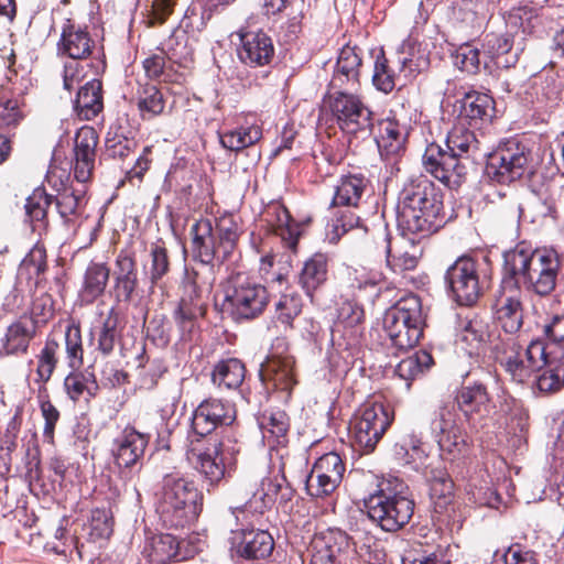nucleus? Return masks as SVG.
Here are the masks:
<instances>
[{
    "label": "nucleus",
    "mask_w": 564,
    "mask_h": 564,
    "mask_svg": "<svg viewBox=\"0 0 564 564\" xmlns=\"http://www.w3.org/2000/svg\"><path fill=\"white\" fill-rule=\"evenodd\" d=\"M561 262L547 249H535L521 241L503 253V271L519 286L539 296L550 295L556 286Z\"/></svg>",
    "instance_id": "obj_1"
},
{
    "label": "nucleus",
    "mask_w": 564,
    "mask_h": 564,
    "mask_svg": "<svg viewBox=\"0 0 564 564\" xmlns=\"http://www.w3.org/2000/svg\"><path fill=\"white\" fill-rule=\"evenodd\" d=\"M443 208L442 195L434 184L419 177L404 185L398 202V226L404 234H429Z\"/></svg>",
    "instance_id": "obj_2"
},
{
    "label": "nucleus",
    "mask_w": 564,
    "mask_h": 564,
    "mask_svg": "<svg viewBox=\"0 0 564 564\" xmlns=\"http://www.w3.org/2000/svg\"><path fill=\"white\" fill-rule=\"evenodd\" d=\"M156 512L170 528H185L194 523L203 510V494L195 482L178 473L163 477L156 494Z\"/></svg>",
    "instance_id": "obj_3"
},
{
    "label": "nucleus",
    "mask_w": 564,
    "mask_h": 564,
    "mask_svg": "<svg viewBox=\"0 0 564 564\" xmlns=\"http://www.w3.org/2000/svg\"><path fill=\"white\" fill-rule=\"evenodd\" d=\"M414 506L409 486L398 477L384 479L378 490L365 499L368 517L387 532H397L406 525Z\"/></svg>",
    "instance_id": "obj_4"
},
{
    "label": "nucleus",
    "mask_w": 564,
    "mask_h": 564,
    "mask_svg": "<svg viewBox=\"0 0 564 564\" xmlns=\"http://www.w3.org/2000/svg\"><path fill=\"white\" fill-rule=\"evenodd\" d=\"M269 302L267 288L245 273L230 275L223 285L221 312L236 322L258 318Z\"/></svg>",
    "instance_id": "obj_5"
},
{
    "label": "nucleus",
    "mask_w": 564,
    "mask_h": 564,
    "mask_svg": "<svg viewBox=\"0 0 564 564\" xmlns=\"http://www.w3.org/2000/svg\"><path fill=\"white\" fill-rule=\"evenodd\" d=\"M424 318L419 296L411 294L388 308L382 327L391 347L399 351L413 348L423 335Z\"/></svg>",
    "instance_id": "obj_6"
},
{
    "label": "nucleus",
    "mask_w": 564,
    "mask_h": 564,
    "mask_svg": "<svg viewBox=\"0 0 564 564\" xmlns=\"http://www.w3.org/2000/svg\"><path fill=\"white\" fill-rule=\"evenodd\" d=\"M530 151L516 139L499 144L492 152H487L486 174L499 184H509L530 172Z\"/></svg>",
    "instance_id": "obj_7"
},
{
    "label": "nucleus",
    "mask_w": 564,
    "mask_h": 564,
    "mask_svg": "<svg viewBox=\"0 0 564 564\" xmlns=\"http://www.w3.org/2000/svg\"><path fill=\"white\" fill-rule=\"evenodd\" d=\"M431 432L444 460L457 462L469 455L470 442L456 423L454 406L443 405L438 409L431 422Z\"/></svg>",
    "instance_id": "obj_8"
},
{
    "label": "nucleus",
    "mask_w": 564,
    "mask_h": 564,
    "mask_svg": "<svg viewBox=\"0 0 564 564\" xmlns=\"http://www.w3.org/2000/svg\"><path fill=\"white\" fill-rule=\"evenodd\" d=\"M239 449L230 441L209 444L204 449L192 448L188 459L210 485H216L229 474Z\"/></svg>",
    "instance_id": "obj_9"
},
{
    "label": "nucleus",
    "mask_w": 564,
    "mask_h": 564,
    "mask_svg": "<svg viewBox=\"0 0 564 564\" xmlns=\"http://www.w3.org/2000/svg\"><path fill=\"white\" fill-rule=\"evenodd\" d=\"M445 281L453 299L459 305L475 304L480 294L477 262L470 257L458 258L446 271Z\"/></svg>",
    "instance_id": "obj_10"
},
{
    "label": "nucleus",
    "mask_w": 564,
    "mask_h": 564,
    "mask_svg": "<svg viewBox=\"0 0 564 564\" xmlns=\"http://www.w3.org/2000/svg\"><path fill=\"white\" fill-rule=\"evenodd\" d=\"M525 356L535 375V387L543 393H555L564 387V360L549 359L544 343L540 339L532 340Z\"/></svg>",
    "instance_id": "obj_11"
},
{
    "label": "nucleus",
    "mask_w": 564,
    "mask_h": 564,
    "mask_svg": "<svg viewBox=\"0 0 564 564\" xmlns=\"http://www.w3.org/2000/svg\"><path fill=\"white\" fill-rule=\"evenodd\" d=\"M392 422L387 409L380 403H373L362 409L354 424V438L364 453L375 449Z\"/></svg>",
    "instance_id": "obj_12"
},
{
    "label": "nucleus",
    "mask_w": 564,
    "mask_h": 564,
    "mask_svg": "<svg viewBox=\"0 0 564 564\" xmlns=\"http://www.w3.org/2000/svg\"><path fill=\"white\" fill-rule=\"evenodd\" d=\"M422 163L427 173L449 188L459 186L466 174V167L460 159L436 143L426 147Z\"/></svg>",
    "instance_id": "obj_13"
},
{
    "label": "nucleus",
    "mask_w": 564,
    "mask_h": 564,
    "mask_svg": "<svg viewBox=\"0 0 564 564\" xmlns=\"http://www.w3.org/2000/svg\"><path fill=\"white\" fill-rule=\"evenodd\" d=\"M236 419L235 405L221 399L204 400L194 411L192 427L196 435L205 436L223 425H230Z\"/></svg>",
    "instance_id": "obj_14"
},
{
    "label": "nucleus",
    "mask_w": 564,
    "mask_h": 564,
    "mask_svg": "<svg viewBox=\"0 0 564 564\" xmlns=\"http://www.w3.org/2000/svg\"><path fill=\"white\" fill-rule=\"evenodd\" d=\"M273 549V538L267 530L231 529L230 551L237 557L263 560L271 555Z\"/></svg>",
    "instance_id": "obj_15"
},
{
    "label": "nucleus",
    "mask_w": 564,
    "mask_h": 564,
    "mask_svg": "<svg viewBox=\"0 0 564 564\" xmlns=\"http://www.w3.org/2000/svg\"><path fill=\"white\" fill-rule=\"evenodd\" d=\"M315 553L311 563L358 564L349 536L343 531H330L314 541Z\"/></svg>",
    "instance_id": "obj_16"
},
{
    "label": "nucleus",
    "mask_w": 564,
    "mask_h": 564,
    "mask_svg": "<svg viewBox=\"0 0 564 564\" xmlns=\"http://www.w3.org/2000/svg\"><path fill=\"white\" fill-rule=\"evenodd\" d=\"M294 365L293 356L272 352L260 369V377L265 387L283 393L285 401L290 399L292 389L297 383Z\"/></svg>",
    "instance_id": "obj_17"
},
{
    "label": "nucleus",
    "mask_w": 564,
    "mask_h": 564,
    "mask_svg": "<svg viewBox=\"0 0 564 564\" xmlns=\"http://www.w3.org/2000/svg\"><path fill=\"white\" fill-rule=\"evenodd\" d=\"M361 67L362 51L357 46H344L339 51L329 88L356 91L360 86Z\"/></svg>",
    "instance_id": "obj_18"
},
{
    "label": "nucleus",
    "mask_w": 564,
    "mask_h": 564,
    "mask_svg": "<svg viewBox=\"0 0 564 564\" xmlns=\"http://www.w3.org/2000/svg\"><path fill=\"white\" fill-rule=\"evenodd\" d=\"M149 440V434L141 433L133 426H126L113 443L112 453L116 465L124 469L141 467Z\"/></svg>",
    "instance_id": "obj_19"
},
{
    "label": "nucleus",
    "mask_w": 564,
    "mask_h": 564,
    "mask_svg": "<svg viewBox=\"0 0 564 564\" xmlns=\"http://www.w3.org/2000/svg\"><path fill=\"white\" fill-rule=\"evenodd\" d=\"M98 134L91 127L80 128L74 139V176L79 183L87 182L95 167Z\"/></svg>",
    "instance_id": "obj_20"
},
{
    "label": "nucleus",
    "mask_w": 564,
    "mask_h": 564,
    "mask_svg": "<svg viewBox=\"0 0 564 564\" xmlns=\"http://www.w3.org/2000/svg\"><path fill=\"white\" fill-rule=\"evenodd\" d=\"M382 243L386 263L391 271L402 273L416 268L421 249L413 239L403 236L397 240H391L389 235H384Z\"/></svg>",
    "instance_id": "obj_21"
},
{
    "label": "nucleus",
    "mask_w": 564,
    "mask_h": 564,
    "mask_svg": "<svg viewBox=\"0 0 564 564\" xmlns=\"http://www.w3.org/2000/svg\"><path fill=\"white\" fill-rule=\"evenodd\" d=\"M496 360L505 368L516 382H524L533 372V367L530 366L528 358L525 361L520 355V345L513 336H506L499 339L494 346Z\"/></svg>",
    "instance_id": "obj_22"
},
{
    "label": "nucleus",
    "mask_w": 564,
    "mask_h": 564,
    "mask_svg": "<svg viewBox=\"0 0 564 564\" xmlns=\"http://www.w3.org/2000/svg\"><path fill=\"white\" fill-rule=\"evenodd\" d=\"M268 230L278 235L284 245L294 250L301 236V225L293 220L289 210L279 202L271 203L262 213Z\"/></svg>",
    "instance_id": "obj_23"
},
{
    "label": "nucleus",
    "mask_w": 564,
    "mask_h": 564,
    "mask_svg": "<svg viewBox=\"0 0 564 564\" xmlns=\"http://www.w3.org/2000/svg\"><path fill=\"white\" fill-rule=\"evenodd\" d=\"M239 37L238 55L242 63L252 67H261L272 61L274 47L267 33L263 31H241Z\"/></svg>",
    "instance_id": "obj_24"
},
{
    "label": "nucleus",
    "mask_w": 564,
    "mask_h": 564,
    "mask_svg": "<svg viewBox=\"0 0 564 564\" xmlns=\"http://www.w3.org/2000/svg\"><path fill=\"white\" fill-rule=\"evenodd\" d=\"M457 341L468 355L478 354L487 344H496L491 340L490 325L487 318L471 314L460 317L456 327Z\"/></svg>",
    "instance_id": "obj_25"
},
{
    "label": "nucleus",
    "mask_w": 564,
    "mask_h": 564,
    "mask_svg": "<svg viewBox=\"0 0 564 564\" xmlns=\"http://www.w3.org/2000/svg\"><path fill=\"white\" fill-rule=\"evenodd\" d=\"M495 113V101L487 94L469 91L459 100L458 121L478 127L490 122Z\"/></svg>",
    "instance_id": "obj_26"
},
{
    "label": "nucleus",
    "mask_w": 564,
    "mask_h": 564,
    "mask_svg": "<svg viewBox=\"0 0 564 564\" xmlns=\"http://www.w3.org/2000/svg\"><path fill=\"white\" fill-rule=\"evenodd\" d=\"M447 150L458 159H471L477 161L487 156V148L477 138L474 130L465 127V123L457 121L446 138Z\"/></svg>",
    "instance_id": "obj_27"
},
{
    "label": "nucleus",
    "mask_w": 564,
    "mask_h": 564,
    "mask_svg": "<svg viewBox=\"0 0 564 564\" xmlns=\"http://www.w3.org/2000/svg\"><path fill=\"white\" fill-rule=\"evenodd\" d=\"M456 403L466 419L473 423L490 413V397L481 383L463 387L456 394Z\"/></svg>",
    "instance_id": "obj_28"
},
{
    "label": "nucleus",
    "mask_w": 564,
    "mask_h": 564,
    "mask_svg": "<svg viewBox=\"0 0 564 564\" xmlns=\"http://www.w3.org/2000/svg\"><path fill=\"white\" fill-rule=\"evenodd\" d=\"M95 44L87 30L74 24H66L63 28L57 47L59 54L76 61L90 56Z\"/></svg>",
    "instance_id": "obj_29"
},
{
    "label": "nucleus",
    "mask_w": 564,
    "mask_h": 564,
    "mask_svg": "<svg viewBox=\"0 0 564 564\" xmlns=\"http://www.w3.org/2000/svg\"><path fill=\"white\" fill-rule=\"evenodd\" d=\"M408 127L394 118H387L379 122V134L376 142L381 156L387 159L399 155L404 151L408 139Z\"/></svg>",
    "instance_id": "obj_30"
},
{
    "label": "nucleus",
    "mask_w": 564,
    "mask_h": 564,
    "mask_svg": "<svg viewBox=\"0 0 564 564\" xmlns=\"http://www.w3.org/2000/svg\"><path fill=\"white\" fill-rule=\"evenodd\" d=\"M284 477L269 478L264 477L261 479L260 489L253 492L252 498L241 508H234L229 511V518L234 519L237 523L239 522V516L245 514L252 508L259 513H263L264 509L271 507L279 491L282 489Z\"/></svg>",
    "instance_id": "obj_31"
},
{
    "label": "nucleus",
    "mask_w": 564,
    "mask_h": 564,
    "mask_svg": "<svg viewBox=\"0 0 564 564\" xmlns=\"http://www.w3.org/2000/svg\"><path fill=\"white\" fill-rule=\"evenodd\" d=\"M36 333V324L30 317H23L8 326L2 338V348L6 355L26 352L30 341Z\"/></svg>",
    "instance_id": "obj_32"
},
{
    "label": "nucleus",
    "mask_w": 564,
    "mask_h": 564,
    "mask_svg": "<svg viewBox=\"0 0 564 564\" xmlns=\"http://www.w3.org/2000/svg\"><path fill=\"white\" fill-rule=\"evenodd\" d=\"M495 315L508 336L520 330L523 324V308L519 294H502L496 301Z\"/></svg>",
    "instance_id": "obj_33"
},
{
    "label": "nucleus",
    "mask_w": 564,
    "mask_h": 564,
    "mask_svg": "<svg viewBox=\"0 0 564 564\" xmlns=\"http://www.w3.org/2000/svg\"><path fill=\"white\" fill-rule=\"evenodd\" d=\"M192 231L194 234L193 249L203 263H210L214 259L221 262L226 260L223 259L220 242L216 241L209 220L197 221Z\"/></svg>",
    "instance_id": "obj_34"
},
{
    "label": "nucleus",
    "mask_w": 564,
    "mask_h": 564,
    "mask_svg": "<svg viewBox=\"0 0 564 564\" xmlns=\"http://www.w3.org/2000/svg\"><path fill=\"white\" fill-rule=\"evenodd\" d=\"M104 109L102 85L98 79H91L82 86L75 100V110L77 115L91 120Z\"/></svg>",
    "instance_id": "obj_35"
},
{
    "label": "nucleus",
    "mask_w": 564,
    "mask_h": 564,
    "mask_svg": "<svg viewBox=\"0 0 564 564\" xmlns=\"http://www.w3.org/2000/svg\"><path fill=\"white\" fill-rule=\"evenodd\" d=\"M205 313L206 306L196 293L194 296L181 300L174 312V319L184 339L196 329L198 318L203 317Z\"/></svg>",
    "instance_id": "obj_36"
},
{
    "label": "nucleus",
    "mask_w": 564,
    "mask_h": 564,
    "mask_svg": "<svg viewBox=\"0 0 564 564\" xmlns=\"http://www.w3.org/2000/svg\"><path fill=\"white\" fill-rule=\"evenodd\" d=\"M394 458L402 465H409L414 470L425 466L426 453L422 447L421 438L409 433L403 435L393 446Z\"/></svg>",
    "instance_id": "obj_37"
},
{
    "label": "nucleus",
    "mask_w": 564,
    "mask_h": 564,
    "mask_svg": "<svg viewBox=\"0 0 564 564\" xmlns=\"http://www.w3.org/2000/svg\"><path fill=\"white\" fill-rule=\"evenodd\" d=\"M258 425L262 438L270 447L283 445L286 442L289 431V417L284 411H271L262 413L258 419Z\"/></svg>",
    "instance_id": "obj_38"
},
{
    "label": "nucleus",
    "mask_w": 564,
    "mask_h": 564,
    "mask_svg": "<svg viewBox=\"0 0 564 564\" xmlns=\"http://www.w3.org/2000/svg\"><path fill=\"white\" fill-rule=\"evenodd\" d=\"M430 497L436 512H444L453 501L454 484L448 474L443 469L431 470Z\"/></svg>",
    "instance_id": "obj_39"
},
{
    "label": "nucleus",
    "mask_w": 564,
    "mask_h": 564,
    "mask_svg": "<svg viewBox=\"0 0 564 564\" xmlns=\"http://www.w3.org/2000/svg\"><path fill=\"white\" fill-rule=\"evenodd\" d=\"M368 181L361 175H348L340 178L333 198L334 206L357 207L367 188Z\"/></svg>",
    "instance_id": "obj_40"
},
{
    "label": "nucleus",
    "mask_w": 564,
    "mask_h": 564,
    "mask_svg": "<svg viewBox=\"0 0 564 564\" xmlns=\"http://www.w3.org/2000/svg\"><path fill=\"white\" fill-rule=\"evenodd\" d=\"M246 375L245 365L237 358L220 360L213 370L214 384L224 389H237L243 382Z\"/></svg>",
    "instance_id": "obj_41"
},
{
    "label": "nucleus",
    "mask_w": 564,
    "mask_h": 564,
    "mask_svg": "<svg viewBox=\"0 0 564 564\" xmlns=\"http://www.w3.org/2000/svg\"><path fill=\"white\" fill-rule=\"evenodd\" d=\"M115 281L124 300H130L138 284L135 262L126 252H120L115 263Z\"/></svg>",
    "instance_id": "obj_42"
},
{
    "label": "nucleus",
    "mask_w": 564,
    "mask_h": 564,
    "mask_svg": "<svg viewBox=\"0 0 564 564\" xmlns=\"http://www.w3.org/2000/svg\"><path fill=\"white\" fill-rule=\"evenodd\" d=\"M327 279V258L323 253H315L305 263L300 273L299 282L307 295L319 288Z\"/></svg>",
    "instance_id": "obj_43"
},
{
    "label": "nucleus",
    "mask_w": 564,
    "mask_h": 564,
    "mask_svg": "<svg viewBox=\"0 0 564 564\" xmlns=\"http://www.w3.org/2000/svg\"><path fill=\"white\" fill-rule=\"evenodd\" d=\"M110 271L106 264L90 263L84 275V284L80 290L83 301L87 303L94 302L99 297L108 283Z\"/></svg>",
    "instance_id": "obj_44"
},
{
    "label": "nucleus",
    "mask_w": 564,
    "mask_h": 564,
    "mask_svg": "<svg viewBox=\"0 0 564 564\" xmlns=\"http://www.w3.org/2000/svg\"><path fill=\"white\" fill-rule=\"evenodd\" d=\"M262 138V130L257 124L241 126L219 133L221 145L230 151H240Z\"/></svg>",
    "instance_id": "obj_45"
},
{
    "label": "nucleus",
    "mask_w": 564,
    "mask_h": 564,
    "mask_svg": "<svg viewBox=\"0 0 564 564\" xmlns=\"http://www.w3.org/2000/svg\"><path fill=\"white\" fill-rule=\"evenodd\" d=\"M144 553L153 564H165L178 554V542L172 534L153 535L147 546Z\"/></svg>",
    "instance_id": "obj_46"
},
{
    "label": "nucleus",
    "mask_w": 564,
    "mask_h": 564,
    "mask_svg": "<svg viewBox=\"0 0 564 564\" xmlns=\"http://www.w3.org/2000/svg\"><path fill=\"white\" fill-rule=\"evenodd\" d=\"M352 93L354 91L335 90V94L329 96V107L341 130L347 122L349 126H352L351 116L362 102Z\"/></svg>",
    "instance_id": "obj_47"
},
{
    "label": "nucleus",
    "mask_w": 564,
    "mask_h": 564,
    "mask_svg": "<svg viewBox=\"0 0 564 564\" xmlns=\"http://www.w3.org/2000/svg\"><path fill=\"white\" fill-rule=\"evenodd\" d=\"M91 335L97 337V348L104 356H108L113 351L120 335L119 315L115 308L108 312L101 326L96 329L95 333H91Z\"/></svg>",
    "instance_id": "obj_48"
},
{
    "label": "nucleus",
    "mask_w": 564,
    "mask_h": 564,
    "mask_svg": "<svg viewBox=\"0 0 564 564\" xmlns=\"http://www.w3.org/2000/svg\"><path fill=\"white\" fill-rule=\"evenodd\" d=\"M23 94L7 98L0 102V129H14L26 117Z\"/></svg>",
    "instance_id": "obj_49"
},
{
    "label": "nucleus",
    "mask_w": 564,
    "mask_h": 564,
    "mask_svg": "<svg viewBox=\"0 0 564 564\" xmlns=\"http://www.w3.org/2000/svg\"><path fill=\"white\" fill-rule=\"evenodd\" d=\"M433 358L425 350H420L412 356L402 359L395 367V373L403 380L410 382L417 376L431 368ZM409 387L410 383H406Z\"/></svg>",
    "instance_id": "obj_50"
},
{
    "label": "nucleus",
    "mask_w": 564,
    "mask_h": 564,
    "mask_svg": "<svg viewBox=\"0 0 564 564\" xmlns=\"http://www.w3.org/2000/svg\"><path fill=\"white\" fill-rule=\"evenodd\" d=\"M218 241L223 250V259H228L237 245L240 236V226L232 215H224L217 221Z\"/></svg>",
    "instance_id": "obj_51"
},
{
    "label": "nucleus",
    "mask_w": 564,
    "mask_h": 564,
    "mask_svg": "<svg viewBox=\"0 0 564 564\" xmlns=\"http://www.w3.org/2000/svg\"><path fill=\"white\" fill-rule=\"evenodd\" d=\"M52 199L53 196L47 194L43 187L35 188L28 197L25 209L31 220L35 223L33 225L34 229L41 226L45 227L47 209L51 207Z\"/></svg>",
    "instance_id": "obj_52"
},
{
    "label": "nucleus",
    "mask_w": 564,
    "mask_h": 564,
    "mask_svg": "<svg viewBox=\"0 0 564 564\" xmlns=\"http://www.w3.org/2000/svg\"><path fill=\"white\" fill-rule=\"evenodd\" d=\"M162 91L154 85H145L139 93L138 108L143 119H152L164 110Z\"/></svg>",
    "instance_id": "obj_53"
},
{
    "label": "nucleus",
    "mask_w": 564,
    "mask_h": 564,
    "mask_svg": "<svg viewBox=\"0 0 564 564\" xmlns=\"http://www.w3.org/2000/svg\"><path fill=\"white\" fill-rule=\"evenodd\" d=\"M64 387L73 401H77L85 392H87L89 397H93L98 389L93 373L78 372L77 370L72 371L65 378Z\"/></svg>",
    "instance_id": "obj_54"
},
{
    "label": "nucleus",
    "mask_w": 564,
    "mask_h": 564,
    "mask_svg": "<svg viewBox=\"0 0 564 564\" xmlns=\"http://www.w3.org/2000/svg\"><path fill=\"white\" fill-rule=\"evenodd\" d=\"M65 352L69 368L78 370L83 366V340L78 325L70 324L65 332Z\"/></svg>",
    "instance_id": "obj_55"
},
{
    "label": "nucleus",
    "mask_w": 564,
    "mask_h": 564,
    "mask_svg": "<svg viewBox=\"0 0 564 564\" xmlns=\"http://www.w3.org/2000/svg\"><path fill=\"white\" fill-rule=\"evenodd\" d=\"M302 306V299L299 294H282L275 303L276 319L285 327L291 328L293 321L300 315Z\"/></svg>",
    "instance_id": "obj_56"
},
{
    "label": "nucleus",
    "mask_w": 564,
    "mask_h": 564,
    "mask_svg": "<svg viewBox=\"0 0 564 564\" xmlns=\"http://www.w3.org/2000/svg\"><path fill=\"white\" fill-rule=\"evenodd\" d=\"M59 345L54 339H47L40 355L37 356L36 375L39 380L46 382L50 380L57 364Z\"/></svg>",
    "instance_id": "obj_57"
},
{
    "label": "nucleus",
    "mask_w": 564,
    "mask_h": 564,
    "mask_svg": "<svg viewBox=\"0 0 564 564\" xmlns=\"http://www.w3.org/2000/svg\"><path fill=\"white\" fill-rule=\"evenodd\" d=\"M455 66L468 74H476L480 68V51L470 43H464L452 54Z\"/></svg>",
    "instance_id": "obj_58"
},
{
    "label": "nucleus",
    "mask_w": 564,
    "mask_h": 564,
    "mask_svg": "<svg viewBox=\"0 0 564 564\" xmlns=\"http://www.w3.org/2000/svg\"><path fill=\"white\" fill-rule=\"evenodd\" d=\"M56 208L63 218L77 214L85 204V191L83 188H65L55 196Z\"/></svg>",
    "instance_id": "obj_59"
},
{
    "label": "nucleus",
    "mask_w": 564,
    "mask_h": 564,
    "mask_svg": "<svg viewBox=\"0 0 564 564\" xmlns=\"http://www.w3.org/2000/svg\"><path fill=\"white\" fill-rule=\"evenodd\" d=\"M150 258V264L144 270L153 286L169 272L170 261L166 249L160 245L151 248Z\"/></svg>",
    "instance_id": "obj_60"
},
{
    "label": "nucleus",
    "mask_w": 564,
    "mask_h": 564,
    "mask_svg": "<svg viewBox=\"0 0 564 564\" xmlns=\"http://www.w3.org/2000/svg\"><path fill=\"white\" fill-rule=\"evenodd\" d=\"M538 20V14L533 8L520 7L509 11L506 23L510 29H519L523 33H531L535 29Z\"/></svg>",
    "instance_id": "obj_61"
},
{
    "label": "nucleus",
    "mask_w": 564,
    "mask_h": 564,
    "mask_svg": "<svg viewBox=\"0 0 564 564\" xmlns=\"http://www.w3.org/2000/svg\"><path fill=\"white\" fill-rule=\"evenodd\" d=\"M351 119L352 126L347 123L343 129L344 132L358 135L362 139L371 134L373 127L372 112L364 102L354 111Z\"/></svg>",
    "instance_id": "obj_62"
},
{
    "label": "nucleus",
    "mask_w": 564,
    "mask_h": 564,
    "mask_svg": "<svg viewBox=\"0 0 564 564\" xmlns=\"http://www.w3.org/2000/svg\"><path fill=\"white\" fill-rule=\"evenodd\" d=\"M340 485L339 481L332 478L330 475L312 469L307 477L306 489L312 497L324 498L333 494Z\"/></svg>",
    "instance_id": "obj_63"
},
{
    "label": "nucleus",
    "mask_w": 564,
    "mask_h": 564,
    "mask_svg": "<svg viewBox=\"0 0 564 564\" xmlns=\"http://www.w3.org/2000/svg\"><path fill=\"white\" fill-rule=\"evenodd\" d=\"M402 564H446V561L441 550H426L417 545L404 553Z\"/></svg>",
    "instance_id": "obj_64"
}]
</instances>
